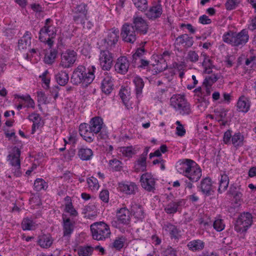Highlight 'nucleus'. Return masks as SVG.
Instances as JSON below:
<instances>
[{"instance_id": "f257e3e1", "label": "nucleus", "mask_w": 256, "mask_h": 256, "mask_svg": "<svg viewBox=\"0 0 256 256\" xmlns=\"http://www.w3.org/2000/svg\"><path fill=\"white\" fill-rule=\"evenodd\" d=\"M176 168L178 173L192 182H198L202 176V169L194 160L183 158L178 160L176 164Z\"/></svg>"}, {"instance_id": "ddd939ff", "label": "nucleus", "mask_w": 256, "mask_h": 256, "mask_svg": "<svg viewBox=\"0 0 256 256\" xmlns=\"http://www.w3.org/2000/svg\"><path fill=\"white\" fill-rule=\"evenodd\" d=\"M194 43L193 37L188 34H184L178 36L176 38L174 45L175 47L188 48L192 46Z\"/></svg>"}, {"instance_id": "f03ea898", "label": "nucleus", "mask_w": 256, "mask_h": 256, "mask_svg": "<svg viewBox=\"0 0 256 256\" xmlns=\"http://www.w3.org/2000/svg\"><path fill=\"white\" fill-rule=\"evenodd\" d=\"M249 38L248 32L246 29H242L239 32L230 30L224 32L222 36L224 42L238 48L244 46Z\"/></svg>"}, {"instance_id": "473e14b6", "label": "nucleus", "mask_w": 256, "mask_h": 256, "mask_svg": "<svg viewBox=\"0 0 256 256\" xmlns=\"http://www.w3.org/2000/svg\"><path fill=\"white\" fill-rule=\"evenodd\" d=\"M32 34L28 31H26L23 36L18 42L19 50H26L31 44Z\"/></svg>"}, {"instance_id": "4c0bfd02", "label": "nucleus", "mask_w": 256, "mask_h": 256, "mask_svg": "<svg viewBox=\"0 0 256 256\" xmlns=\"http://www.w3.org/2000/svg\"><path fill=\"white\" fill-rule=\"evenodd\" d=\"M135 86V92L137 98H140L142 95V89L144 86L143 80L140 76H136L133 80Z\"/></svg>"}, {"instance_id": "a878e982", "label": "nucleus", "mask_w": 256, "mask_h": 256, "mask_svg": "<svg viewBox=\"0 0 256 256\" xmlns=\"http://www.w3.org/2000/svg\"><path fill=\"white\" fill-rule=\"evenodd\" d=\"M91 130L94 134H98L104 126L102 118L100 116H94L90 119L88 123Z\"/></svg>"}, {"instance_id": "6ab92c4d", "label": "nucleus", "mask_w": 256, "mask_h": 256, "mask_svg": "<svg viewBox=\"0 0 256 256\" xmlns=\"http://www.w3.org/2000/svg\"><path fill=\"white\" fill-rule=\"evenodd\" d=\"M142 186L148 192H154L155 190V180L152 176L148 173L142 175L140 177Z\"/></svg>"}, {"instance_id": "39448f33", "label": "nucleus", "mask_w": 256, "mask_h": 256, "mask_svg": "<svg viewBox=\"0 0 256 256\" xmlns=\"http://www.w3.org/2000/svg\"><path fill=\"white\" fill-rule=\"evenodd\" d=\"M92 238L96 240H104L110 237V226L103 222H96L90 226Z\"/></svg>"}, {"instance_id": "9b49d317", "label": "nucleus", "mask_w": 256, "mask_h": 256, "mask_svg": "<svg viewBox=\"0 0 256 256\" xmlns=\"http://www.w3.org/2000/svg\"><path fill=\"white\" fill-rule=\"evenodd\" d=\"M186 204L184 199H174L169 201L164 206V210L168 214H174L180 212Z\"/></svg>"}, {"instance_id": "72a5a7b5", "label": "nucleus", "mask_w": 256, "mask_h": 256, "mask_svg": "<svg viewBox=\"0 0 256 256\" xmlns=\"http://www.w3.org/2000/svg\"><path fill=\"white\" fill-rule=\"evenodd\" d=\"M154 58H155V62L150 63L152 66V68L154 71V74H156L165 70L168 66L166 60H160L155 56H154Z\"/></svg>"}, {"instance_id": "37998d69", "label": "nucleus", "mask_w": 256, "mask_h": 256, "mask_svg": "<svg viewBox=\"0 0 256 256\" xmlns=\"http://www.w3.org/2000/svg\"><path fill=\"white\" fill-rule=\"evenodd\" d=\"M208 76H206L203 82L204 86H210L214 84L219 78L218 74L217 73H212V72Z\"/></svg>"}, {"instance_id": "f3484780", "label": "nucleus", "mask_w": 256, "mask_h": 256, "mask_svg": "<svg viewBox=\"0 0 256 256\" xmlns=\"http://www.w3.org/2000/svg\"><path fill=\"white\" fill-rule=\"evenodd\" d=\"M116 216L118 222L120 224L126 226L130 224L131 213L126 206L117 210Z\"/></svg>"}, {"instance_id": "864d4df0", "label": "nucleus", "mask_w": 256, "mask_h": 256, "mask_svg": "<svg viewBox=\"0 0 256 256\" xmlns=\"http://www.w3.org/2000/svg\"><path fill=\"white\" fill-rule=\"evenodd\" d=\"M236 190V187L230 188L229 192L233 196L235 202L238 204L242 201V194Z\"/></svg>"}, {"instance_id": "4be33fe9", "label": "nucleus", "mask_w": 256, "mask_h": 256, "mask_svg": "<svg viewBox=\"0 0 256 256\" xmlns=\"http://www.w3.org/2000/svg\"><path fill=\"white\" fill-rule=\"evenodd\" d=\"M198 188L203 194L207 196L212 194L214 192L212 180L210 178H203Z\"/></svg>"}, {"instance_id": "69168bd1", "label": "nucleus", "mask_w": 256, "mask_h": 256, "mask_svg": "<svg viewBox=\"0 0 256 256\" xmlns=\"http://www.w3.org/2000/svg\"><path fill=\"white\" fill-rule=\"evenodd\" d=\"M232 138V130H227L223 136V142L226 144H229L232 143L231 140Z\"/></svg>"}, {"instance_id": "c03bdc74", "label": "nucleus", "mask_w": 256, "mask_h": 256, "mask_svg": "<svg viewBox=\"0 0 256 256\" xmlns=\"http://www.w3.org/2000/svg\"><path fill=\"white\" fill-rule=\"evenodd\" d=\"M58 50L56 49H50L49 52H48L44 56V62L48 64H52L57 56Z\"/></svg>"}, {"instance_id": "8fccbe9b", "label": "nucleus", "mask_w": 256, "mask_h": 256, "mask_svg": "<svg viewBox=\"0 0 256 256\" xmlns=\"http://www.w3.org/2000/svg\"><path fill=\"white\" fill-rule=\"evenodd\" d=\"M108 164L110 167L113 171L120 172L122 170V162L116 158L110 160Z\"/></svg>"}, {"instance_id": "7ed1b4c3", "label": "nucleus", "mask_w": 256, "mask_h": 256, "mask_svg": "<svg viewBox=\"0 0 256 256\" xmlns=\"http://www.w3.org/2000/svg\"><path fill=\"white\" fill-rule=\"evenodd\" d=\"M56 32L57 30L54 25L53 20L50 18H47L45 20L44 26L39 31L38 38L41 42L51 48L54 44Z\"/></svg>"}, {"instance_id": "ea45409f", "label": "nucleus", "mask_w": 256, "mask_h": 256, "mask_svg": "<svg viewBox=\"0 0 256 256\" xmlns=\"http://www.w3.org/2000/svg\"><path fill=\"white\" fill-rule=\"evenodd\" d=\"M127 241V238L124 236H118L114 240L112 246L116 250L120 251L125 244L128 246Z\"/></svg>"}, {"instance_id": "423d86ee", "label": "nucleus", "mask_w": 256, "mask_h": 256, "mask_svg": "<svg viewBox=\"0 0 256 256\" xmlns=\"http://www.w3.org/2000/svg\"><path fill=\"white\" fill-rule=\"evenodd\" d=\"M86 66L82 65L78 66L76 68L71 77V82L74 85L81 84L83 86H88L90 84L89 80H91V76L88 74V76L84 78V74L85 73Z\"/></svg>"}, {"instance_id": "412c9836", "label": "nucleus", "mask_w": 256, "mask_h": 256, "mask_svg": "<svg viewBox=\"0 0 256 256\" xmlns=\"http://www.w3.org/2000/svg\"><path fill=\"white\" fill-rule=\"evenodd\" d=\"M101 88L102 92L106 95L112 92L114 88V78L110 74L107 73L104 75L102 82Z\"/></svg>"}, {"instance_id": "680f3d73", "label": "nucleus", "mask_w": 256, "mask_h": 256, "mask_svg": "<svg viewBox=\"0 0 256 256\" xmlns=\"http://www.w3.org/2000/svg\"><path fill=\"white\" fill-rule=\"evenodd\" d=\"M28 118L32 121L33 124H40L42 118L40 114L36 112H32L30 114Z\"/></svg>"}, {"instance_id": "2eb2a0df", "label": "nucleus", "mask_w": 256, "mask_h": 256, "mask_svg": "<svg viewBox=\"0 0 256 256\" xmlns=\"http://www.w3.org/2000/svg\"><path fill=\"white\" fill-rule=\"evenodd\" d=\"M134 29L137 32L145 34L147 33L148 28L146 20L142 16L134 15L132 18V23Z\"/></svg>"}, {"instance_id": "c756f323", "label": "nucleus", "mask_w": 256, "mask_h": 256, "mask_svg": "<svg viewBox=\"0 0 256 256\" xmlns=\"http://www.w3.org/2000/svg\"><path fill=\"white\" fill-rule=\"evenodd\" d=\"M188 249L192 252H200L204 248V242L200 239L193 240L189 242L186 245Z\"/></svg>"}, {"instance_id": "20e7f679", "label": "nucleus", "mask_w": 256, "mask_h": 256, "mask_svg": "<svg viewBox=\"0 0 256 256\" xmlns=\"http://www.w3.org/2000/svg\"><path fill=\"white\" fill-rule=\"evenodd\" d=\"M170 104L180 115H188L192 113L190 104L184 95L174 94L170 99Z\"/></svg>"}, {"instance_id": "de8ad7c7", "label": "nucleus", "mask_w": 256, "mask_h": 256, "mask_svg": "<svg viewBox=\"0 0 256 256\" xmlns=\"http://www.w3.org/2000/svg\"><path fill=\"white\" fill-rule=\"evenodd\" d=\"M202 66L204 73L210 74L212 72V68L214 67V65L212 60L210 58L204 59L202 62Z\"/></svg>"}, {"instance_id": "b1692460", "label": "nucleus", "mask_w": 256, "mask_h": 256, "mask_svg": "<svg viewBox=\"0 0 256 256\" xmlns=\"http://www.w3.org/2000/svg\"><path fill=\"white\" fill-rule=\"evenodd\" d=\"M119 38V30L118 28H112L108 32L106 38L104 39L107 44L106 48L114 46L118 42Z\"/></svg>"}, {"instance_id": "0e129e2a", "label": "nucleus", "mask_w": 256, "mask_h": 256, "mask_svg": "<svg viewBox=\"0 0 256 256\" xmlns=\"http://www.w3.org/2000/svg\"><path fill=\"white\" fill-rule=\"evenodd\" d=\"M176 124L177 125V127L176 128V134L180 136H184L186 134V132L183 126L178 120L176 122Z\"/></svg>"}, {"instance_id": "09e8293b", "label": "nucleus", "mask_w": 256, "mask_h": 256, "mask_svg": "<svg viewBox=\"0 0 256 256\" xmlns=\"http://www.w3.org/2000/svg\"><path fill=\"white\" fill-rule=\"evenodd\" d=\"M87 184L88 188L92 191H97L99 188L100 184L98 180L93 176H91L87 178Z\"/></svg>"}, {"instance_id": "6e6552de", "label": "nucleus", "mask_w": 256, "mask_h": 256, "mask_svg": "<svg viewBox=\"0 0 256 256\" xmlns=\"http://www.w3.org/2000/svg\"><path fill=\"white\" fill-rule=\"evenodd\" d=\"M252 223V216L248 212L242 213L238 218L234 226V230L238 232H246Z\"/></svg>"}, {"instance_id": "f8f14e48", "label": "nucleus", "mask_w": 256, "mask_h": 256, "mask_svg": "<svg viewBox=\"0 0 256 256\" xmlns=\"http://www.w3.org/2000/svg\"><path fill=\"white\" fill-rule=\"evenodd\" d=\"M63 236L70 237L73 233L76 222L64 213L62 215Z\"/></svg>"}, {"instance_id": "a19ab883", "label": "nucleus", "mask_w": 256, "mask_h": 256, "mask_svg": "<svg viewBox=\"0 0 256 256\" xmlns=\"http://www.w3.org/2000/svg\"><path fill=\"white\" fill-rule=\"evenodd\" d=\"M229 182V178L227 174L225 173L220 174V178L219 182V187L218 188V192L222 193L224 192L228 188Z\"/></svg>"}, {"instance_id": "6e6d98bb", "label": "nucleus", "mask_w": 256, "mask_h": 256, "mask_svg": "<svg viewBox=\"0 0 256 256\" xmlns=\"http://www.w3.org/2000/svg\"><path fill=\"white\" fill-rule=\"evenodd\" d=\"M96 68L94 66H88V67H86V70H85V72L84 73H85L84 74V78H85L86 76H88V75L89 74H90V76H91V80H89V82H90V84L92 82L93 80H94V78H95V72H96Z\"/></svg>"}, {"instance_id": "bf43d9fd", "label": "nucleus", "mask_w": 256, "mask_h": 256, "mask_svg": "<svg viewBox=\"0 0 256 256\" xmlns=\"http://www.w3.org/2000/svg\"><path fill=\"white\" fill-rule=\"evenodd\" d=\"M186 58L188 61L192 62H196L198 60L199 56L196 52L190 50L188 52Z\"/></svg>"}, {"instance_id": "58836bf2", "label": "nucleus", "mask_w": 256, "mask_h": 256, "mask_svg": "<svg viewBox=\"0 0 256 256\" xmlns=\"http://www.w3.org/2000/svg\"><path fill=\"white\" fill-rule=\"evenodd\" d=\"M55 78L59 85L64 86L68 82L69 76L66 70H61L56 74Z\"/></svg>"}, {"instance_id": "13d9d810", "label": "nucleus", "mask_w": 256, "mask_h": 256, "mask_svg": "<svg viewBox=\"0 0 256 256\" xmlns=\"http://www.w3.org/2000/svg\"><path fill=\"white\" fill-rule=\"evenodd\" d=\"M242 2V0H227L225 8L228 10H234Z\"/></svg>"}, {"instance_id": "e433bc0d", "label": "nucleus", "mask_w": 256, "mask_h": 256, "mask_svg": "<svg viewBox=\"0 0 256 256\" xmlns=\"http://www.w3.org/2000/svg\"><path fill=\"white\" fill-rule=\"evenodd\" d=\"M15 98H20L23 101V104L24 105V107L31 108L33 110L35 108V102L29 94H16Z\"/></svg>"}, {"instance_id": "e2e57ef3", "label": "nucleus", "mask_w": 256, "mask_h": 256, "mask_svg": "<svg viewBox=\"0 0 256 256\" xmlns=\"http://www.w3.org/2000/svg\"><path fill=\"white\" fill-rule=\"evenodd\" d=\"M109 191L106 190H102L100 192L99 194V198L102 202L104 203H108L109 201Z\"/></svg>"}, {"instance_id": "052dcab7", "label": "nucleus", "mask_w": 256, "mask_h": 256, "mask_svg": "<svg viewBox=\"0 0 256 256\" xmlns=\"http://www.w3.org/2000/svg\"><path fill=\"white\" fill-rule=\"evenodd\" d=\"M119 95L124 104L128 106V102L129 100V95L128 94L127 90L126 89H120L119 92Z\"/></svg>"}, {"instance_id": "603ef678", "label": "nucleus", "mask_w": 256, "mask_h": 256, "mask_svg": "<svg viewBox=\"0 0 256 256\" xmlns=\"http://www.w3.org/2000/svg\"><path fill=\"white\" fill-rule=\"evenodd\" d=\"M120 152L122 154L123 156L128 158H132L136 154L134 148L132 146L121 147Z\"/></svg>"}, {"instance_id": "774afa93", "label": "nucleus", "mask_w": 256, "mask_h": 256, "mask_svg": "<svg viewBox=\"0 0 256 256\" xmlns=\"http://www.w3.org/2000/svg\"><path fill=\"white\" fill-rule=\"evenodd\" d=\"M144 48H137L135 53L132 55L133 60H136L138 58H140L144 55Z\"/></svg>"}, {"instance_id": "bb28decb", "label": "nucleus", "mask_w": 256, "mask_h": 256, "mask_svg": "<svg viewBox=\"0 0 256 256\" xmlns=\"http://www.w3.org/2000/svg\"><path fill=\"white\" fill-rule=\"evenodd\" d=\"M65 204L64 208V212L69 214L68 217L71 218H74L78 216V212L74 208L71 198L69 196H66L64 198Z\"/></svg>"}, {"instance_id": "49530a36", "label": "nucleus", "mask_w": 256, "mask_h": 256, "mask_svg": "<svg viewBox=\"0 0 256 256\" xmlns=\"http://www.w3.org/2000/svg\"><path fill=\"white\" fill-rule=\"evenodd\" d=\"M94 251V248L91 246H80L78 248V256H90Z\"/></svg>"}, {"instance_id": "79ce46f5", "label": "nucleus", "mask_w": 256, "mask_h": 256, "mask_svg": "<svg viewBox=\"0 0 256 256\" xmlns=\"http://www.w3.org/2000/svg\"><path fill=\"white\" fill-rule=\"evenodd\" d=\"M78 156L82 160H88L93 156V152L90 148H82L78 151Z\"/></svg>"}, {"instance_id": "4d7b16f0", "label": "nucleus", "mask_w": 256, "mask_h": 256, "mask_svg": "<svg viewBox=\"0 0 256 256\" xmlns=\"http://www.w3.org/2000/svg\"><path fill=\"white\" fill-rule=\"evenodd\" d=\"M146 158L140 156V158L136 160V169L142 172L146 170Z\"/></svg>"}, {"instance_id": "a211bd4d", "label": "nucleus", "mask_w": 256, "mask_h": 256, "mask_svg": "<svg viewBox=\"0 0 256 256\" xmlns=\"http://www.w3.org/2000/svg\"><path fill=\"white\" fill-rule=\"evenodd\" d=\"M88 4L84 2L78 4L74 8V14L78 15L74 16V20L76 24L82 22L83 18L86 17L88 14Z\"/></svg>"}, {"instance_id": "a18cd8bd", "label": "nucleus", "mask_w": 256, "mask_h": 256, "mask_svg": "<svg viewBox=\"0 0 256 256\" xmlns=\"http://www.w3.org/2000/svg\"><path fill=\"white\" fill-rule=\"evenodd\" d=\"M48 187V183L42 178H36L34 182V188L37 192L45 190Z\"/></svg>"}, {"instance_id": "4468645a", "label": "nucleus", "mask_w": 256, "mask_h": 256, "mask_svg": "<svg viewBox=\"0 0 256 256\" xmlns=\"http://www.w3.org/2000/svg\"><path fill=\"white\" fill-rule=\"evenodd\" d=\"M88 124L84 122L80 124L78 132L80 136L88 142L90 143L94 140V134L91 130Z\"/></svg>"}, {"instance_id": "2f4dec72", "label": "nucleus", "mask_w": 256, "mask_h": 256, "mask_svg": "<svg viewBox=\"0 0 256 256\" xmlns=\"http://www.w3.org/2000/svg\"><path fill=\"white\" fill-rule=\"evenodd\" d=\"M37 242L41 248H48L52 244L53 239L50 234H43L38 236Z\"/></svg>"}, {"instance_id": "c85d7f7f", "label": "nucleus", "mask_w": 256, "mask_h": 256, "mask_svg": "<svg viewBox=\"0 0 256 256\" xmlns=\"http://www.w3.org/2000/svg\"><path fill=\"white\" fill-rule=\"evenodd\" d=\"M162 12V6L160 4L151 6L146 13L147 18L150 20H155L160 18Z\"/></svg>"}, {"instance_id": "338daca9", "label": "nucleus", "mask_w": 256, "mask_h": 256, "mask_svg": "<svg viewBox=\"0 0 256 256\" xmlns=\"http://www.w3.org/2000/svg\"><path fill=\"white\" fill-rule=\"evenodd\" d=\"M11 166L10 171L14 176L16 178L20 177L22 174L20 165L19 166L15 165Z\"/></svg>"}, {"instance_id": "7c9ffc66", "label": "nucleus", "mask_w": 256, "mask_h": 256, "mask_svg": "<svg viewBox=\"0 0 256 256\" xmlns=\"http://www.w3.org/2000/svg\"><path fill=\"white\" fill-rule=\"evenodd\" d=\"M231 142V144L236 149H238V148L242 147L246 142L244 134L240 132H235L232 135Z\"/></svg>"}, {"instance_id": "5fc2aeb1", "label": "nucleus", "mask_w": 256, "mask_h": 256, "mask_svg": "<svg viewBox=\"0 0 256 256\" xmlns=\"http://www.w3.org/2000/svg\"><path fill=\"white\" fill-rule=\"evenodd\" d=\"M135 6L142 12L145 11L148 7L147 0H132Z\"/></svg>"}, {"instance_id": "cd10ccee", "label": "nucleus", "mask_w": 256, "mask_h": 256, "mask_svg": "<svg viewBox=\"0 0 256 256\" xmlns=\"http://www.w3.org/2000/svg\"><path fill=\"white\" fill-rule=\"evenodd\" d=\"M251 102L248 98L244 96H240L237 102V110L240 112L246 113L250 109Z\"/></svg>"}, {"instance_id": "3c124183", "label": "nucleus", "mask_w": 256, "mask_h": 256, "mask_svg": "<svg viewBox=\"0 0 256 256\" xmlns=\"http://www.w3.org/2000/svg\"><path fill=\"white\" fill-rule=\"evenodd\" d=\"M212 226L216 231L220 232L224 229L225 224L224 220L218 216L215 218L212 222Z\"/></svg>"}, {"instance_id": "c9c22d12", "label": "nucleus", "mask_w": 256, "mask_h": 256, "mask_svg": "<svg viewBox=\"0 0 256 256\" xmlns=\"http://www.w3.org/2000/svg\"><path fill=\"white\" fill-rule=\"evenodd\" d=\"M38 224L32 218H24L22 222L21 226L24 230H36Z\"/></svg>"}, {"instance_id": "393cba45", "label": "nucleus", "mask_w": 256, "mask_h": 256, "mask_svg": "<svg viewBox=\"0 0 256 256\" xmlns=\"http://www.w3.org/2000/svg\"><path fill=\"white\" fill-rule=\"evenodd\" d=\"M162 229L170 234L172 239L178 240L181 238V230L170 223L164 224Z\"/></svg>"}, {"instance_id": "1a4fd4ad", "label": "nucleus", "mask_w": 256, "mask_h": 256, "mask_svg": "<svg viewBox=\"0 0 256 256\" xmlns=\"http://www.w3.org/2000/svg\"><path fill=\"white\" fill-rule=\"evenodd\" d=\"M77 53L74 50L67 49L61 54L60 66L64 68L73 66L77 59Z\"/></svg>"}, {"instance_id": "0eeeda50", "label": "nucleus", "mask_w": 256, "mask_h": 256, "mask_svg": "<svg viewBox=\"0 0 256 256\" xmlns=\"http://www.w3.org/2000/svg\"><path fill=\"white\" fill-rule=\"evenodd\" d=\"M137 33L132 24L126 22L122 26L120 36L122 40L125 42L134 44L137 38Z\"/></svg>"}, {"instance_id": "5701e85b", "label": "nucleus", "mask_w": 256, "mask_h": 256, "mask_svg": "<svg viewBox=\"0 0 256 256\" xmlns=\"http://www.w3.org/2000/svg\"><path fill=\"white\" fill-rule=\"evenodd\" d=\"M130 213L138 220L142 221L145 217L144 210L142 205L132 202L130 206Z\"/></svg>"}, {"instance_id": "dca6fc26", "label": "nucleus", "mask_w": 256, "mask_h": 256, "mask_svg": "<svg viewBox=\"0 0 256 256\" xmlns=\"http://www.w3.org/2000/svg\"><path fill=\"white\" fill-rule=\"evenodd\" d=\"M118 190L126 195L134 194L138 191L136 184L132 182H122L118 184Z\"/></svg>"}, {"instance_id": "aec40b11", "label": "nucleus", "mask_w": 256, "mask_h": 256, "mask_svg": "<svg viewBox=\"0 0 256 256\" xmlns=\"http://www.w3.org/2000/svg\"><path fill=\"white\" fill-rule=\"evenodd\" d=\"M130 62L125 56H122L118 58L114 65L116 71L120 74H126L128 70Z\"/></svg>"}, {"instance_id": "f704fd0d", "label": "nucleus", "mask_w": 256, "mask_h": 256, "mask_svg": "<svg viewBox=\"0 0 256 256\" xmlns=\"http://www.w3.org/2000/svg\"><path fill=\"white\" fill-rule=\"evenodd\" d=\"M20 150L18 147L15 146L13 148V152L8 156L10 164L11 166L15 165L19 166L20 165Z\"/></svg>"}, {"instance_id": "9d476101", "label": "nucleus", "mask_w": 256, "mask_h": 256, "mask_svg": "<svg viewBox=\"0 0 256 256\" xmlns=\"http://www.w3.org/2000/svg\"><path fill=\"white\" fill-rule=\"evenodd\" d=\"M98 60L102 70H109L112 66L113 54L108 50H101L98 56Z\"/></svg>"}]
</instances>
